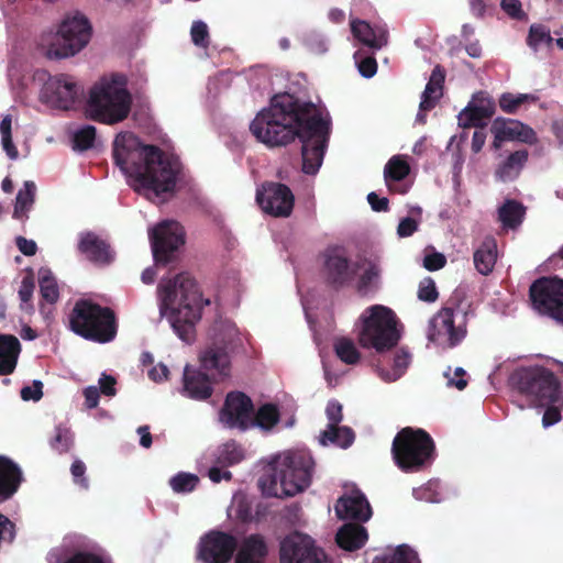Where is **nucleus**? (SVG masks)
<instances>
[{
  "instance_id": "obj_1",
  "label": "nucleus",
  "mask_w": 563,
  "mask_h": 563,
  "mask_svg": "<svg viewBox=\"0 0 563 563\" xmlns=\"http://www.w3.org/2000/svg\"><path fill=\"white\" fill-rule=\"evenodd\" d=\"M254 137L268 147L286 146L296 137L302 143V172L316 175L320 169L330 135V122L317 106L288 92L275 95L268 108L250 124Z\"/></svg>"
},
{
  "instance_id": "obj_2",
  "label": "nucleus",
  "mask_w": 563,
  "mask_h": 563,
  "mask_svg": "<svg viewBox=\"0 0 563 563\" xmlns=\"http://www.w3.org/2000/svg\"><path fill=\"white\" fill-rule=\"evenodd\" d=\"M112 156L125 175L156 197L175 191L181 163L158 146L145 145L132 133H120L114 139Z\"/></svg>"
},
{
  "instance_id": "obj_3",
  "label": "nucleus",
  "mask_w": 563,
  "mask_h": 563,
  "mask_svg": "<svg viewBox=\"0 0 563 563\" xmlns=\"http://www.w3.org/2000/svg\"><path fill=\"white\" fill-rule=\"evenodd\" d=\"M159 292L161 313L167 316L179 339L187 343L192 342L196 324L201 319L203 307L210 305V299L202 297L197 282L188 273H180L161 285Z\"/></svg>"
},
{
  "instance_id": "obj_4",
  "label": "nucleus",
  "mask_w": 563,
  "mask_h": 563,
  "mask_svg": "<svg viewBox=\"0 0 563 563\" xmlns=\"http://www.w3.org/2000/svg\"><path fill=\"white\" fill-rule=\"evenodd\" d=\"M313 472L314 461L308 451H286L275 457L258 486L267 497H292L310 486Z\"/></svg>"
},
{
  "instance_id": "obj_5",
  "label": "nucleus",
  "mask_w": 563,
  "mask_h": 563,
  "mask_svg": "<svg viewBox=\"0 0 563 563\" xmlns=\"http://www.w3.org/2000/svg\"><path fill=\"white\" fill-rule=\"evenodd\" d=\"M132 102L125 75L113 73L102 76L89 89L86 114L103 124H117L129 117Z\"/></svg>"
},
{
  "instance_id": "obj_6",
  "label": "nucleus",
  "mask_w": 563,
  "mask_h": 563,
  "mask_svg": "<svg viewBox=\"0 0 563 563\" xmlns=\"http://www.w3.org/2000/svg\"><path fill=\"white\" fill-rule=\"evenodd\" d=\"M69 329L77 335L98 343L111 342L118 331L114 311L90 299H79L68 314Z\"/></svg>"
},
{
  "instance_id": "obj_7",
  "label": "nucleus",
  "mask_w": 563,
  "mask_h": 563,
  "mask_svg": "<svg viewBox=\"0 0 563 563\" xmlns=\"http://www.w3.org/2000/svg\"><path fill=\"white\" fill-rule=\"evenodd\" d=\"M435 445L423 429L405 427L397 432L391 444L395 464L405 473L424 470L434 459Z\"/></svg>"
},
{
  "instance_id": "obj_8",
  "label": "nucleus",
  "mask_w": 563,
  "mask_h": 563,
  "mask_svg": "<svg viewBox=\"0 0 563 563\" xmlns=\"http://www.w3.org/2000/svg\"><path fill=\"white\" fill-rule=\"evenodd\" d=\"M400 338L397 317L390 308L374 305L362 314V329L358 333L362 347L383 353L397 346Z\"/></svg>"
},
{
  "instance_id": "obj_9",
  "label": "nucleus",
  "mask_w": 563,
  "mask_h": 563,
  "mask_svg": "<svg viewBox=\"0 0 563 563\" xmlns=\"http://www.w3.org/2000/svg\"><path fill=\"white\" fill-rule=\"evenodd\" d=\"M511 387L539 407L558 401L560 380L555 374L540 365L517 368L509 378Z\"/></svg>"
},
{
  "instance_id": "obj_10",
  "label": "nucleus",
  "mask_w": 563,
  "mask_h": 563,
  "mask_svg": "<svg viewBox=\"0 0 563 563\" xmlns=\"http://www.w3.org/2000/svg\"><path fill=\"white\" fill-rule=\"evenodd\" d=\"M91 25L80 13L67 16L59 25L55 41L48 54L56 58H66L80 52L90 41Z\"/></svg>"
},
{
  "instance_id": "obj_11",
  "label": "nucleus",
  "mask_w": 563,
  "mask_h": 563,
  "mask_svg": "<svg viewBox=\"0 0 563 563\" xmlns=\"http://www.w3.org/2000/svg\"><path fill=\"white\" fill-rule=\"evenodd\" d=\"M321 275L328 287L341 290L350 287L356 278L360 266L353 262L342 246H329L322 253Z\"/></svg>"
},
{
  "instance_id": "obj_12",
  "label": "nucleus",
  "mask_w": 563,
  "mask_h": 563,
  "mask_svg": "<svg viewBox=\"0 0 563 563\" xmlns=\"http://www.w3.org/2000/svg\"><path fill=\"white\" fill-rule=\"evenodd\" d=\"M460 310L459 294L455 292L430 320L428 338L432 342H439L446 338L450 347L456 346L467 333L466 321L468 311H463V320L455 325V311Z\"/></svg>"
},
{
  "instance_id": "obj_13",
  "label": "nucleus",
  "mask_w": 563,
  "mask_h": 563,
  "mask_svg": "<svg viewBox=\"0 0 563 563\" xmlns=\"http://www.w3.org/2000/svg\"><path fill=\"white\" fill-rule=\"evenodd\" d=\"M532 308L563 324V280L558 277H541L529 289Z\"/></svg>"
},
{
  "instance_id": "obj_14",
  "label": "nucleus",
  "mask_w": 563,
  "mask_h": 563,
  "mask_svg": "<svg viewBox=\"0 0 563 563\" xmlns=\"http://www.w3.org/2000/svg\"><path fill=\"white\" fill-rule=\"evenodd\" d=\"M280 563H332L323 549L308 534L294 532L286 536L279 547Z\"/></svg>"
},
{
  "instance_id": "obj_15",
  "label": "nucleus",
  "mask_w": 563,
  "mask_h": 563,
  "mask_svg": "<svg viewBox=\"0 0 563 563\" xmlns=\"http://www.w3.org/2000/svg\"><path fill=\"white\" fill-rule=\"evenodd\" d=\"M150 240L155 262L168 264L185 244V230L177 221L166 220L150 232Z\"/></svg>"
},
{
  "instance_id": "obj_16",
  "label": "nucleus",
  "mask_w": 563,
  "mask_h": 563,
  "mask_svg": "<svg viewBox=\"0 0 563 563\" xmlns=\"http://www.w3.org/2000/svg\"><path fill=\"white\" fill-rule=\"evenodd\" d=\"M236 548L238 540L234 536L211 530L200 538L196 560L198 563H229Z\"/></svg>"
},
{
  "instance_id": "obj_17",
  "label": "nucleus",
  "mask_w": 563,
  "mask_h": 563,
  "mask_svg": "<svg viewBox=\"0 0 563 563\" xmlns=\"http://www.w3.org/2000/svg\"><path fill=\"white\" fill-rule=\"evenodd\" d=\"M256 202L265 213L287 218L292 212L295 196L285 184L265 181L256 191Z\"/></svg>"
},
{
  "instance_id": "obj_18",
  "label": "nucleus",
  "mask_w": 563,
  "mask_h": 563,
  "mask_svg": "<svg viewBox=\"0 0 563 563\" xmlns=\"http://www.w3.org/2000/svg\"><path fill=\"white\" fill-rule=\"evenodd\" d=\"M254 413L252 399L242 391H230L220 411V420L231 429L245 431L251 428Z\"/></svg>"
},
{
  "instance_id": "obj_19",
  "label": "nucleus",
  "mask_w": 563,
  "mask_h": 563,
  "mask_svg": "<svg viewBox=\"0 0 563 563\" xmlns=\"http://www.w3.org/2000/svg\"><path fill=\"white\" fill-rule=\"evenodd\" d=\"M496 106L492 98L479 91L473 96L472 101L460 112L459 125L463 129L487 125V121L495 114Z\"/></svg>"
},
{
  "instance_id": "obj_20",
  "label": "nucleus",
  "mask_w": 563,
  "mask_h": 563,
  "mask_svg": "<svg viewBox=\"0 0 563 563\" xmlns=\"http://www.w3.org/2000/svg\"><path fill=\"white\" fill-rule=\"evenodd\" d=\"M44 89L48 99L63 110L73 108L82 91L74 79L65 74L49 77Z\"/></svg>"
},
{
  "instance_id": "obj_21",
  "label": "nucleus",
  "mask_w": 563,
  "mask_h": 563,
  "mask_svg": "<svg viewBox=\"0 0 563 563\" xmlns=\"http://www.w3.org/2000/svg\"><path fill=\"white\" fill-rule=\"evenodd\" d=\"M77 249L80 254L97 266H108L115 257L110 243L91 231L80 234Z\"/></svg>"
},
{
  "instance_id": "obj_22",
  "label": "nucleus",
  "mask_w": 563,
  "mask_h": 563,
  "mask_svg": "<svg viewBox=\"0 0 563 563\" xmlns=\"http://www.w3.org/2000/svg\"><path fill=\"white\" fill-rule=\"evenodd\" d=\"M335 512L340 519L365 522L372 516V508L366 496L356 489L350 495L339 498L335 505Z\"/></svg>"
},
{
  "instance_id": "obj_23",
  "label": "nucleus",
  "mask_w": 563,
  "mask_h": 563,
  "mask_svg": "<svg viewBox=\"0 0 563 563\" xmlns=\"http://www.w3.org/2000/svg\"><path fill=\"white\" fill-rule=\"evenodd\" d=\"M350 25L353 36L372 49H380L388 43V30L385 25H371L360 19H352Z\"/></svg>"
},
{
  "instance_id": "obj_24",
  "label": "nucleus",
  "mask_w": 563,
  "mask_h": 563,
  "mask_svg": "<svg viewBox=\"0 0 563 563\" xmlns=\"http://www.w3.org/2000/svg\"><path fill=\"white\" fill-rule=\"evenodd\" d=\"M184 390L192 399L206 400L211 397L213 388L206 373L190 369L189 365H186L184 369Z\"/></svg>"
},
{
  "instance_id": "obj_25",
  "label": "nucleus",
  "mask_w": 563,
  "mask_h": 563,
  "mask_svg": "<svg viewBox=\"0 0 563 563\" xmlns=\"http://www.w3.org/2000/svg\"><path fill=\"white\" fill-rule=\"evenodd\" d=\"M21 482L20 467L10 459L0 456V503L12 497Z\"/></svg>"
},
{
  "instance_id": "obj_26",
  "label": "nucleus",
  "mask_w": 563,
  "mask_h": 563,
  "mask_svg": "<svg viewBox=\"0 0 563 563\" xmlns=\"http://www.w3.org/2000/svg\"><path fill=\"white\" fill-rule=\"evenodd\" d=\"M529 158V152L521 148L510 153L503 162H500L495 169V177L503 181H514L517 179L526 166Z\"/></svg>"
},
{
  "instance_id": "obj_27",
  "label": "nucleus",
  "mask_w": 563,
  "mask_h": 563,
  "mask_svg": "<svg viewBox=\"0 0 563 563\" xmlns=\"http://www.w3.org/2000/svg\"><path fill=\"white\" fill-rule=\"evenodd\" d=\"M494 124L498 125L499 134L507 141H520L527 144L537 142V134L529 125L512 119L497 118Z\"/></svg>"
},
{
  "instance_id": "obj_28",
  "label": "nucleus",
  "mask_w": 563,
  "mask_h": 563,
  "mask_svg": "<svg viewBox=\"0 0 563 563\" xmlns=\"http://www.w3.org/2000/svg\"><path fill=\"white\" fill-rule=\"evenodd\" d=\"M268 547L261 534H251L245 538L234 563H265Z\"/></svg>"
},
{
  "instance_id": "obj_29",
  "label": "nucleus",
  "mask_w": 563,
  "mask_h": 563,
  "mask_svg": "<svg viewBox=\"0 0 563 563\" xmlns=\"http://www.w3.org/2000/svg\"><path fill=\"white\" fill-rule=\"evenodd\" d=\"M21 352V344L16 336L0 333V376L14 372Z\"/></svg>"
},
{
  "instance_id": "obj_30",
  "label": "nucleus",
  "mask_w": 563,
  "mask_h": 563,
  "mask_svg": "<svg viewBox=\"0 0 563 563\" xmlns=\"http://www.w3.org/2000/svg\"><path fill=\"white\" fill-rule=\"evenodd\" d=\"M445 80V70L442 66L437 65L429 78V81L421 96L420 111L432 110L439 99L443 96V85Z\"/></svg>"
},
{
  "instance_id": "obj_31",
  "label": "nucleus",
  "mask_w": 563,
  "mask_h": 563,
  "mask_svg": "<svg viewBox=\"0 0 563 563\" xmlns=\"http://www.w3.org/2000/svg\"><path fill=\"white\" fill-rule=\"evenodd\" d=\"M497 241L494 236H486L473 254L476 271L486 276L490 274L497 261Z\"/></svg>"
},
{
  "instance_id": "obj_32",
  "label": "nucleus",
  "mask_w": 563,
  "mask_h": 563,
  "mask_svg": "<svg viewBox=\"0 0 563 563\" xmlns=\"http://www.w3.org/2000/svg\"><path fill=\"white\" fill-rule=\"evenodd\" d=\"M367 530L360 523L343 525L335 536L338 545L346 551L361 549L367 541Z\"/></svg>"
},
{
  "instance_id": "obj_33",
  "label": "nucleus",
  "mask_w": 563,
  "mask_h": 563,
  "mask_svg": "<svg viewBox=\"0 0 563 563\" xmlns=\"http://www.w3.org/2000/svg\"><path fill=\"white\" fill-rule=\"evenodd\" d=\"M201 368L216 371L222 376H228L230 371V356L224 347L211 346L200 355Z\"/></svg>"
},
{
  "instance_id": "obj_34",
  "label": "nucleus",
  "mask_w": 563,
  "mask_h": 563,
  "mask_svg": "<svg viewBox=\"0 0 563 563\" xmlns=\"http://www.w3.org/2000/svg\"><path fill=\"white\" fill-rule=\"evenodd\" d=\"M411 358L412 355L407 347H399L394 354L391 368L387 369L377 364L376 373L384 382H395L406 373L411 363Z\"/></svg>"
},
{
  "instance_id": "obj_35",
  "label": "nucleus",
  "mask_w": 563,
  "mask_h": 563,
  "mask_svg": "<svg viewBox=\"0 0 563 563\" xmlns=\"http://www.w3.org/2000/svg\"><path fill=\"white\" fill-rule=\"evenodd\" d=\"M280 420V411L277 405L266 402L254 411L251 418V428L257 427L267 432L272 431Z\"/></svg>"
},
{
  "instance_id": "obj_36",
  "label": "nucleus",
  "mask_w": 563,
  "mask_h": 563,
  "mask_svg": "<svg viewBox=\"0 0 563 563\" xmlns=\"http://www.w3.org/2000/svg\"><path fill=\"white\" fill-rule=\"evenodd\" d=\"M526 207L514 199H507L498 209V219L505 228L517 229L523 221Z\"/></svg>"
},
{
  "instance_id": "obj_37",
  "label": "nucleus",
  "mask_w": 563,
  "mask_h": 563,
  "mask_svg": "<svg viewBox=\"0 0 563 563\" xmlns=\"http://www.w3.org/2000/svg\"><path fill=\"white\" fill-rule=\"evenodd\" d=\"M355 433L350 427H340L339 424L328 427L320 434L322 445L334 444L342 449H347L353 444Z\"/></svg>"
},
{
  "instance_id": "obj_38",
  "label": "nucleus",
  "mask_w": 563,
  "mask_h": 563,
  "mask_svg": "<svg viewBox=\"0 0 563 563\" xmlns=\"http://www.w3.org/2000/svg\"><path fill=\"white\" fill-rule=\"evenodd\" d=\"M36 186L33 181H25L15 198L13 218L18 220L26 219V212L31 210L35 199Z\"/></svg>"
},
{
  "instance_id": "obj_39",
  "label": "nucleus",
  "mask_w": 563,
  "mask_h": 563,
  "mask_svg": "<svg viewBox=\"0 0 563 563\" xmlns=\"http://www.w3.org/2000/svg\"><path fill=\"white\" fill-rule=\"evenodd\" d=\"M382 268L375 262H369L363 274L360 276L356 289L361 295L376 291L379 288Z\"/></svg>"
},
{
  "instance_id": "obj_40",
  "label": "nucleus",
  "mask_w": 563,
  "mask_h": 563,
  "mask_svg": "<svg viewBox=\"0 0 563 563\" xmlns=\"http://www.w3.org/2000/svg\"><path fill=\"white\" fill-rule=\"evenodd\" d=\"M372 563H420V560L409 545L400 544L391 554L375 556Z\"/></svg>"
},
{
  "instance_id": "obj_41",
  "label": "nucleus",
  "mask_w": 563,
  "mask_h": 563,
  "mask_svg": "<svg viewBox=\"0 0 563 563\" xmlns=\"http://www.w3.org/2000/svg\"><path fill=\"white\" fill-rule=\"evenodd\" d=\"M538 101V97L531 93H518L505 92L499 98L500 109L508 114L517 112L519 107L525 103H534Z\"/></svg>"
},
{
  "instance_id": "obj_42",
  "label": "nucleus",
  "mask_w": 563,
  "mask_h": 563,
  "mask_svg": "<svg viewBox=\"0 0 563 563\" xmlns=\"http://www.w3.org/2000/svg\"><path fill=\"white\" fill-rule=\"evenodd\" d=\"M409 173V164L398 155L393 156L384 168V177L387 184L389 181H400L405 179Z\"/></svg>"
},
{
  "instance_id": "obj_43",
  "label": "nucleus",
  "mask_w": 563,
  "mask_h": 563,
  "mask_svg": "<svg viewBox=\"0 0 563 563\" xmlns=\"http://www.w3.org/2000/svg\"><path fill=\"white\" fill-rule=\"evenodd\" d=\"M334 350L338 357L345 364L354 365L361 358L360 352L350 339H339L334 344Z\"/></svg>"
},
{
  "instance_id": "obj_44",
  "label": "nucleus",
  "mask_w": 563,
  "mask_h": 563,
  "mask_svg": "<svg viewBox=\"0 0 563 563\" xmlns=\"http://www.w3.org/2000/svg\"><path fill=\"white\" fill-rule=\"evenodd\" d=\"M96 128L93 125H85L77 130L73 136V147L77 151H87L93 146L96 140Z\"/></svg>"
},
{
  "instance_id": "obj_45",
  "label": "nucleus",
  "mask_w": 563,
  "mask_h": 563,
  "mask_svg": "<svg viewBox=\"0 0 563 563\" xmlns=\"http://www.w3.org/2000/svg\"><path fill=\"white\" fill-rule=\"evenodd\" d=\"M244 457L243 449L235 441L227 442L222 445L218 460L224 465H234Z\"/></svg>"
},
{
  "instance_id": "obj_46",
  "label": "nucleus",
  "mask_w": 563,
  "mask_h": 563,
  "mask_svg": "<svg viewBox=\"0 0 563 563\" xmlns=\"http://www.w3.org/2000/svg\"><path fill=\"white\" fill-rule=\"evenodd\" d=\"M199 483V477L190 473L180 472L173 476L169 485L175 493H190Z\"/></svg>"
},
{
  "instance_id": "obj_47",
  "label": "nucleus",
  "mask_w": 563,
  "mask_h": 563,
  "mask_svg": "<svg viewBox=\"0 0 563 563\" xmlns=\"http://www.w3.org/2000/svg\"><path fill=\"white\" fill-rule=\"evenodd\" d=\"M552 41L553 38L550 34V30L545 25L532 24L530 26L527 43L533 49H538L542 44L550 45Z\"/></svg>"
},
{
  "instance_id": "obj_48",
  "label": "nucleus",
  "mask_w": 563,
  "mask_h": 563,
  "mask_svg": "<svg viewBox=\"0 0 563 563\" xmlns=\"http://www.w3.org/2000/svg\"><path fill=\"white\" fill-rule=\"evenodd\" d=\"M74 443L71 432L62 427H56L55 435L49 440V445L57 453L63 454L70 450Z\"/></svg>"
},
{
  "instance_id": "obj_49",
  "label": "nucleus",
  "mask_w": 563,
  "mask_h": 563,
  "mask_svg": "<svg viewBox=\"0 0 563 563\" xmlns=\"http://www.w3.org/2000/svg\"><path fill=\"white\" fill-rule=\"evenodd\" d=\"M40 292L48 303L57 302L59 298L58 286L55 278L51 274H45L40 277Z\"/></svg>"
},
{
  "instance_id": "obj_50",
  "label": "nucleus",
  "mask_w": 563,
  "mask_h": 563,
  "mask_svg": "<svg viewBox=\"0 0 563 563\" xmlns=\"http://www.w3.org/2000/svg\"><path fill=\"white\" fill-rule=\"evenodd\" d=\"M190 36L192 43L202 48H207L209 46V31L208 26L202 21H195L190 29Z\"/></svg>"
},
{
  "instance_id": "obj_51",
  "label": "nucleus",
  "mask_w": 563,
  "mask_h": 563,
  "mask_svg": "<svg viewBox=\"0 0 563 563\" xmlns=\"http://www.w3.org/2000/svg\"><path fill=\"white\" fill-rule=\"evenodd\" d=\"M439 297V292L434 280L431 277H424L419 283L418 298L421 301L434 302Z\"/></svg>"
},
{
  "instance_id": "obj_52",
  "label": "nucleus",
  "mask_w": 563,
  "mask_h": 563,
  "mask_svg": "<svg viewBox=\"0 0 563 563\" xmlns=\"http://www.w3.org/2000/svg\"><path fill=\"white\" fill-rule=\"evenodd\" d=\"M500 8L508 16L514 20H527V13L522 10L520 0H501Z\"/></svg>"
},
{
  "instance_id": "obj_53",
  "label": "nucleus",
  "mask_w": 563,
  "mask_h": 563,
  "mask_svg": "<svg viewBox=\"0 0 563 563\" xmlns=\"http://www.w3.org/2000/svg\"><path fill=\"white\" fill-rule=\"evenodd\" d=\"M235 517L244 522H252L254 520L252 503L245 498H239L234 506Z\"/></svg>"
},
{
  "instance_id": "obj_54",
  "label": "nucleus",
  "mask_w": 563,
  "mask_h": 563,
  "mask_svg": "<svg viewBox=\"0 0 563 563\" xmlns=\"http://www.w3.org/2000/svg\"><path fill=\"white\" fill-rule=\"evenodd\" d=\"M34 288H35L34 276L32 273H29L22 278L21 286L19 289V297H20L22 305L32 307L31 299L33 297Z\"/></svg>"
},
{
  "instance_id": "obj_55",
  "label": "nucleus",
  "mask_w": 563,
  "mask_h": 563,
  "mask_svg": "<svg viewBox=\"0 0 563 563\" xmlns=\"http://www.w3.org/2000/svg\"><path fill=\"white\" fill-rule=\"evenodd\" d=\"M86 470L87 468L85 463L80 460H75L70 466V473L73 475L74 483L84 489L89 488V481L85 476Z\"/></svg>"
},
{
  "instance_id": "obj_56",
  "label": "nucleus",
  "mask_w": 563,
  "mask_h": 563,
  "mask_svg": "<svg viewBox=\"0 0 563 563\" xmlns=\"http://www.w3.org/2000/svg\"><path fill=\"white\" fill-rule=\"evenodd\" d=\"M325 415L329 420L328 427L340 424L343 420L342 405L335 399L330 400L325 408Z\"/></svg>"
},
{
  "instance_id": "obj_57",
  "label": "nucleus",
  "mask_w": 563,
  "mask_h": 563,
  "mask_svg": "<svg viewBox=\"0 0 563 563\" xmlns=\"http://www.w3.org/2000/svg\"><path fill=\"white\" fill-rule=\"evenodd\" d=\"M20 395L25 401H38L43 397V383L41 380H33L32 385L24 386L21 389Z\"/></svg>"
},
{
  "instance_id": "obj_58",
  "label": "nucleus",
  "mask_w": 563,
  "mask_h": 563,
  "mask_svg": "<svg viewBox=\"0 0 563 563\" xmlns=\"http://www.w3.org/2000/svg\"><path fill=\"white\" fill-rule=\"evenodd\" d=\"M360 74L365 78H372L377 71V62L373 56H365L357 62Z\"/></svg>"
},
{
  "instance_id": "obj_59",
  "label": "nucleus",
  "mask_w": 563,
  "mask_h": 563,
  "mask_svg": "<svg viewBox=\"0 0 563 563\" xmlns=\"http://www.w3.org/2000/svg\"><path fill=\"white\" fill-rule=\"evenodd\" d=\"M446 258L442 253L434 252L432 254H428L423 258V266L426 269L433 272L441 269L445 266Z\"/></svg>"
},
{
  "instance_id": "obj_60",
  "label": "nucleus",
  "mask_w": 563,
  "mask_h": 563,
  "mask_svg": "<svg viewBox=\"0 0 563 563\" xmlns=\"http://www.w3.org/2000/svg\"><path fill=\"white\" fill-rule=\"evenodd\" d=\"M65 563H104L102 558L86 551H78L68 558Z\"/></svg>"
},
{
  "instance_id": "obj_61",
  "label": "nucleus",
  "mask_w": 563,
  "mask_h": 563,
  "mask_svg": "<svg viewBox=\"0 0 563 563\" xmlns=\"http://www.w3.org/2000/svg\"><path fill=\"white\" fill-rule=\"evenodd\" d=\"M417 230L418 222L413 218L406 217L400 220L397 228V234L400 238H408L411 236Z\"/></svg>"
},
{
  "instance_id": "obj_62",
  "label": "nucleus",
  "mask_w": 563,
  "mask_h": 563,
  "mask_svg": "<svg viewBox=\"0 0 563 563\" xmlns=\"http://www.w3.org/2000/svg\"><path fill=\"white\" fill-rule=\"evenodd\" d=\"M367 201L371 208L376 212H386L389 210V201L387 198H380L376 192L372 191L367 195Z\"/></svg>"
},
{
  "instance_id": "obj_63",
  "label": "nucleus",
  "mask_w": 563,
  "mask_h": 563,
  "mask_svg": "<svg viewBox=\"0 0 563 563\" xmlns=\"http://www.w3.org/2000/svg\"><path fill=\"white\" fill-rule=\"evenodd\" d=\"M547 406L548 407L542 417V426L544 428H549V427L558 423L562 418L561 411L558 407L549 406V405H547Z\"/></svg>"
},
{
  "instance_id": "obj_64",
  "label": "nucleus",
  "mask_w": 563,
  "mask_h": 563,
  "mask_svg": "<svg viewBox=\"0 0 563 563\" xmlns=\"http://www.w3.org/2000/svg\"><path fill=\"white\" fill-rule=\"evenodd\" d=\"M15 244L19 251L25 256H33L37 251V245L33 240H27L24 236H18L15 239Z\"/></svg>"
}]
</instances>
